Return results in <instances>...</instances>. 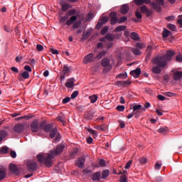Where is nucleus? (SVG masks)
I'll list each match as a JSON object with an SVG mask.
<instances>
[{"label": "nucleus", "mask_w": 182, "mask_h": 182, "mask_svg": "<svg viewBox=\"0 0 182 182\" xmlns=\"http://www.w3.org/2000/svg\"><path fill=\"white\" fill-rule=\"evenodd\" d=\"M174 55V51L168 50L164 56L158 55L154 57L151 60L153 65H154L151 68L152 73H155V75H160L161 69H164L167 66V62H170Z\"/></svg>", "instance_id": "f257e3e1"}, {"label": "nucleus", "mask_w": 182, "mask_h": 182, "mask_svg": "<svg viewBox=\"0 0 182 182\" xmlns=\"http://www.w3.org/2000/svg\"><path fill=\"white\" fill-rule=\"evenodd\" d=\"M65 149V144H60L53 150L50 151L47 154H38L37 160L39 163H42L46 167H52V159H55L56 156L61 154Z\"/></svg>", "instance_id": "f03ea898"}, {"label": "nucleus", "mask_w": 182, "mask_h": 182, "mask_svg": "<svg viewBox=\"0 0 182 182\" xmlns=\"http://www.w3.org/2000/svg\"><path fill=\"white\" fill-rule=\"evenodd\" d=\"M135 5H143L144 4H151V6L157 12H161V6L164 5V0H155L152 1L151 0H134Z\"/></svg>", "instance_id": "7ed1b4c3"}, {"label": "nucleus", "mask_w": 182, "mask_h": 182, "mask_svg": "<svg viewBox=\"0 0 182 182\" xmlns=\"http://www.w3.org/2000/svg\"><path fill=\"white\" fill-rule=\"evenodd\" d=\"M101 66L104 68L103 73H109L112 70V65L110 64V60L107 58H103L101 60Z\"/></svg>", "instance_id": "20e7f679"}, {"label": "nucleus", "mask_w": 182, "mask_h": 182, "mask_svg": "<svg viewBox=\"0 0 182 182\" xmlns=\"http://www.w3.org/2000/svg\"><path fill=\"white\" fill-rule=\"evenodd\" d=\"M134 116H135L136 119H139L140 114H141V112H146V108L143 107L140 105H136L132 107Z\"/></svg>", "instance_id": "39448f33"}, {"label": "nucleus", "mask_w": 182, "mask_h": 182, "mask_svg": "<svg viewBox=\"0 0 182 182\" xmlns=\"http://www.w3.org/2000/svg\"><path fill=\"white\" fill-rule=\"evenodd\" d=\"M31 130L33 133H37V132L40 131L42 129L41 127V123H39V120L35 119L33 120L30 125Z\"/></svg>", "instance_id": "423d86ee"}, {"label": "nucleus", "mask_w": 182, "mask_h": 182, "mask_svg": "<svg viewBox=\"0 0 182 182\" xmlns=\"http://www.w3.org/2000/svg\"><path fill=\"white\" fill-rule=\"evenodd\" d=\"M50 134V139H54L55 141L58 142L60 141V134L58 132V129L53 128L48 132Z\"/></svg>", "instance_id": "0eeeda50"}, {"label": "nucleus", "mask_w": 182, "mask_h": 182, "mask_svg": "<svg viewBox=\"0 0 182 182\" xmlns=\"http://www.w3.org/2000/svg\"><path fill=\"white\" fill-rule=\"evenodd\" d=\"M26 166L29 173H33V171H36V169L38 168V163L35 161H28Z\"/></svg>", "instance_id": "6e6552de"}, {"label": "nucleus", "mask_w": 182, "mask_h": 182, "mask_svg": "<svg viewBox=\"0 0 182 182\" xmlns=\"http://www.w3.org/2000/svg\"><path fill=\"white\" fill-rule=\"evenodd\" d=\"M87 155H84L83 156H80L75 161V166L78 167V168H84L85 163L86 162V156Z\"/></svg>", "instance_id": "1a4fd4ad"}, {"label": "nucleus", "mask_w": 182, "mask_h": 182, "mask_svg": "<svg viewBox=\"0 0 182 182\" xmlns=\"http://www.w3.org/2000/svg\"><path fill=\"white\" fill-rule=\"evenodd\" d=\"M41 130H44L46 133H49L53 128V124H46L45 122L41 123Z\"/></svg>", "instance_id": "9d476101"}, {"label": "nucleus", "mask_w": 182, "mask_h": 182, "mask_svg": "<svg viewBox=\"0 0 182 182\" xmlns=\"http://www.w3.org/2000/svg\"><path fill=\"white\" fill-rule=\"evenodd\" d=\"M110 23L111 25H116V23L119 22V18H117V14L116 12H112L109 14Z\"/></svg>", "instance_id": "9b49d317"}, {"label": "nucleus", "mask_w": 182, "mask_h": 182, "mask_svg": "<svg viewBox=\"0 0 182 182\" xmlns=\"http://www.w3.org/2000/svg\"><path fill=\"white\" fill-rule=\"evenodd\" d=\"M140 11L141 14H146V16H151L153 15V11L149 9L146 6H141Z\"/></svg>", "instance_id": "f8f14e48"}, {"label": "nucleus", "mask_w": 182, "mask_h": 182, "mask_svg": "<svg viewBox=\"0 0 182 182\" xmlns=\"http://www.w3.org/2000/svg\"><path fill=\"white\" fill-rule=\"evenodd\" d=\"M95 59H96V57L95 58V54L90 53L85 57L84 63H90L91 62H95Z\"/></svg>", "instance_id": "ddd939ff"}, {"label": "nucleus", "mask_w": 182, "mask_h": 182, "mask_svg": "<svg viewBox=\"0 0 182 182\" xmlns=\"http://www.w3.org/2000/svg\"><path fill=\"white\" fill-rule=\"evenodd\" d=\"M107 22H109V17L107 16L102 17L100 19V21H98L97 24V28H98V29H100L101 28L103 27V25H105V23H107Z\"/></svg>", "instance_id": "4468645a"}, {"label": "nucleus", "mask_w": 182, "mask_h": 182, "mask_svg": "<svg viewBox=\"0 0 182 182\" xmlns=\"http://www.w3.org/2000/svg\"><path fill=\"white\" fill-rule=\"evenodd\" d=\"M106 39L107 41H114V39H116V36H113V34L107 33L105 38H100V42H106Z\"/></svg>", "instance_id": "2eb2a0df"}, {"label": "nucleus", "mask_w": 182, "mask_h": 182, "mask_svg": "<svg viewBox=\"0 0 182 182\" xmlns=\"http://www.w3.org/2000/svg\"><path fill=\"white\" fill-rule=\"evenodd\" d=\"M9 170H11L13 174H16V176H18L19 168H18V166H16V165L11 164L9 165Z\"/></svg>", "instance_id": "dca6fc26"}, {"label": "nucleus", "mask_w": 182, "mask_h": 182, "mask_svg": "<svg viewBox=\"0 0 182 182\" xmlns=\"http://www.w3.org/2000/svg\"><path fill=\"white\" fill-rule=\"evenodd\" d=\"M25 130V127L22 124H17L14 127V132L16 133H22Z\"/></svg>", "instance_id": "f3484780"}, {"label": "nucleus", "mask_w": 182, "mask_h": 182, "mask_svg": "<svg viewBox=\"0 0 182 182\" xmlns=\"http://www.w3.org/2000/svg\"><path fill=\"white\" fill-rule=\"evenodd\" d=\"M65 86L68 89H73V87H75V79L74 78L68 79L65 82Z\"/></svg>", "instance_id": "a211bd4d"}, {"label": "nucleus", "mask_w": 182, "mask_h": 182, "mask_svg": "<svg viewBox=\"0 0 182 182\" xmlns=\"http://www.w3.org/2000/svg\"><path fill=\"white\" fill-rule=\"evenodd\" d=\"M130 75L134 77H139L141 75V70L140 68H136L130 72Z\"/></svg>", "instance_id": "6ab92c4d"}, {"label": "nucleus", "mask_w": 182, "mask_h": 182, "mask_svg": "<svg viewBox=\"0 0 182 182\" xmlns=\"http://www.w3.org/2000/svg\"><path fill=\"white\" fill-rule=\"evenodd\" d=\"M77 19V16H72L69 20H68L65 23L67 26H70V25H73V23H75L76 22V20Z\"/></svg>", "instance_id": "aec40b11"}, {"label": "nucleus", "mask_w": 182, "mask_h": 182, "mask_svg": "<svg viewBox=\"0 0 182 182\" xmlns=\"http://www.w3.org/2000/svg\"><path fill=\"white\" fill-rule=\"evenodd\" d=\"M102 174L100 173V172L97 171V172H95L94 173H92V180L93 181H99V180H100V177H101Z\"/></svg>", "instance_id": "412c9836"}, {"label": "nucleus", "mask_w": 182, "mask_h": 182, "mask_svg": "<svg viewBox=\"0 0 182 182\" xmlns=\"http://www.w3.org/2000/svg\"><path fill=\"white\" fill-rule=\"evenodd\" d=\"M79 153V149L77 148H75L70 152V159H75L76 156Z\"/></svg>", "instance_id": "4be33fe9"}, {"label": "nucleus", "mask_w": 182, "mask_h": 182, "mask_svg": "<svg viewBox=\"0 0 182 182\" xmlns=\"http://www.w3.org/2000/svg\"><path fill=\"white\" fill-rule=\"evenodd\" d=\"M182 77V72L176 71L173 73V80H180Z\"/></svg>", "instance_id": "5701e85b"}, {"label": "nucleus", "mask_w": 182, "mask_h": 182, "mask_svg": "<svg viewBox=\"0 0 182 182\" xmlns=\"http://www.w3.org/2000/svg\"><path fill=\"white\" fill-rule=\"evenodd\" d=\"M127 12H129V5L127 4H124L122 7H121V14L122 15H126V14H127Z\"/></svg>", "instance_id": "b1692460"}, {"label": "nucleus", "mask_w": 182, "mask_h": 182, "mask_svg": "<svg viewBox=\"0 0 182 182\" xmlns=\"http://www.w3.org/2000/svg\"><path fill=\"white\" fill-rule=\"evenodd\" d=\"M109 174H110V171L107 169H105V170L102 171V172L101 178L102 180H105V179L107 178V177H109Z\"/></svg>", "instance_id": "393cba45"}, {"label": "nucleus", "mask_w": 182, "mask_h": 182, "mask_svg": "<svg viewBox=\"0 0 182 182\" xmlns=\"http://www.w3.org/2000/svg\"><path fill=\"white\" fill-rule=\"evenodd\" d=\"M8 136V132L6 130H1L0 131V142L4 140L6 137Z\"/></svg>", "instance_id": "a878e982"}, {"label": "nucleus", "mask_w": 182, "mask_h": 182, "mask_svg": "<svg viewBox=\"0 0 182 182\" xmlns=\"http://www.w3.org/2000/svg\"><path fill=\"white\" fill-rule=\"evenodd\" d=\"M95 129H97V130H99L100 132H106L107 126L106 124L97 125L95 127Z\"/></svg>", "instance_id": "bb28decb"}, {"label": "nucleus", "mask_w": 182, "mask_h": 182, "mask_svg": "<svg viewBox=\"0 0 182 182\" xmlns=\"http://www.w3.org/2000/svg\"><path fill=\"white\" fill-rule=\"evenodd\" d=\"M158 132L161 134H167V133H168V128L166 127H161L160 129H158Z\"/></svg>", "instance_id": "cd10ccee"}, {"label": "nucleus", "mask_w": 182, "mask_h": 182, "mask_svg": "<svg viewBox=\"0 0 182 182\" xmlns=\"http://www.w3.org/2000/svg\"><path fill=\"white\" fill-rule=\"evenodd\" d=\"M90 35H92V33L89 30H87L86 32H84L82 33V41H86V39H87Z\"/></svg>", "instance_id": "c85d7f7f"}, {"label": "nucleus", "mask_w": 182, "mask_h": 182, "mask_svg": "<svg viewBox=\"0 0 182 182\" xmlns=\"http://www.w3.org/2000/svg\"><path fill=\"white\" fill-rule=\"evenodd\" d=\"M107 52L106 50L101 51L97 55L95 56V59H102L103 56H105Z\"/></svg>", "instance_id": "c756f323"}, {"label": "nucleus", "mask_w": 182, "mask_h": 182, "mask_svg": "<svg viewBox=\"0 0 182 182\" xmlns=\"http://www.w3.org/2000/svg\"><path fill=\"white\" fill-rule=\"evenodd\" d=\"M62 11L63 12H66V11H68V9H69V8H70V4H68V3H65V4H62Z\"/></svg>", "instance_id": "7c9ffc66"}, {"label": "nucleus", "mask_w": 182, "mask_h": 182, "mask_svg": "<svg viewBox=\"0 0 182 182\" xmlns=\"http://www.w3.org/2000/svg\"><path fill=\"white\" fill-rule=\"evenodd\" d=\"M89 99L92 103H96L97 101V99H99V97L96 95H93L89 97Z\"/></svg>", "instance_id": "2f4dec72"}, {"label": "nucleus", "mask_w": 182, "mask_h": 182, "mask_svg": "<svg viewBox=\"0 0 182 182\" xmlns=\"http://www.w3.org/2000/svg\"><path fill=\"white\" fill-rule=\"evenodd\" d=\"M0 153H1V154H8V153H9V148L7 146H3L0 149Z\"/></svg>", "instance_id": "473e14b6"}, {"label": "nucleus", "mask_w": 182, "mask_h": 182, "mask_svg": "<svg viewBox=\"0 0 182 182\" xmlns=\"http://www.w3.org/2000/svg\"><path fill=\"white\" fill-rule=\"evenodd\" d=\"M131 39H133V41H139V34H137L135 32H132L130 34Z\"/></svg>", "instance_id": "72a5a7b5"}, {"label": "nucleus", "mask_w": 182, "mask_h": 182, "mask_svg": "<svg viewBox=\"0 0 182 182\" xmlns=\"http://www.w3.org/2000/svg\"><path fill=\"white\" fill-rule=\"evenodd\" d=\"M132 52L134 53V55H136V56H139V55H141V50L139 48H132Z\"/></svg>", "instance_id": "f704fd0d"}, {"label": "nucleus", "mask_w": 182, "mask_h": 182, "mask_svg": "<svg viewBox=\"0 0 182 182\" xmlns=\"http://www.w3.org/2000/svg\"><path fill=\"white\" fill-rule=\"evenodd\" d=\"M6 176V171L4 169H0V180L2 181Z\"/></svg>", "instance_id": "c9c22d12"}, {"label": "nucleus", "mask_w": 182, "mask_h": 182, "mask_svg": "<svg viewBox=\"0 0 182 182\" xmlns=\"http://www.w3.org/2000/svg\"><path fill=\"white\" fill-rule=\"evenodd\" d=\"M126 26H119L114 29V31L115 32H122V31H126Z\"/></svg>", "instance_id": "e433bc0d"}, {"label": "nucleus", "mask_w": 182, "mask_h": 182, "mask_svg": "<svg viewBox=\"0 0 182 182\" xmlns=\"http://www.w3.org/2000/svg\"><path fill=\"white\" fill-rule=\"evenodd\" d=\"M86 117H87V120H92V119H93V117H95V112H89L87 114Z\"/></svg>", "instance_id": "4c0bfd02"}, {"label": "nucleus", "mask_w": 182, "mask_h": 182, "mask_svg": "<svg viewBox=\"0 0 182 182\" xmlns=\"http://www.w3.org/2000/svg\"><path fill=\"white\" fill-rule=\"evenodd\" d=\"M167 28H168V29H170L171 31H173V32H176V31L177 30V28L176 27V26L171 23L168 24Z\"/></svg>", "instance_id": "58836bf2"}, {"label": "nucleus", "mask_w": 182, "mask_h": 182, "mask_svg": "<svg viewBox=\"0 0 182 182\" xmlns=\"http://www.w3.org/2000/svg\"><path fill=\"white\" fill-rule=\"evenodd\" d=\"M66 15L67 16H72L73 15H76V10L71 9L66 13Z\"/></svg>", "instance_id": "ea45409f"}, {"label": "nucleus", "mask_w": 182, "mask_h": 182, "mask_svg": "<svg viewBox=\"0 0 182 182\" xmlns=\"http://www.w3.org/2000/svg\"><path fill=\"white\" fill-rule=\"evenodd\" d=\"M127 21V16H122L118 18V23H124Z\"/></svg>", "instance_id": "a19ab883"}, {"label": "nucleus", "mask_w": 182, "mask_h": 182, "mask_svg": "<svg viewBox=\"0 0 182 182\" xmlns=\"http://www.w3.org/2000/svg\"><path fill=\"white\" fill-rule=\"evenodd\" d=\"M117 77H119V79H126V77H127V73H120L117 75Z\"/></svg>", "instance_id": "79ce46f5"}, {"label": "nucleus", "mask_w": 182, "mask_h": 182, "mask_svg": "<svg viewBox=\"0 0 182 182\" xmlns=\"http://www.w3.org/2000/svg\"><path fill=\"white\" fill-rule=\"evenodd\" d=\"M136 48L138 49H143V48H146V44L142 43H136Z\"/></svg>", "instance_id": "37998d69"}, {"label": "nucleus", "mask_w": 182, "mask_h": 182, "mask_svg": "<svg viewBox=\"0 0 182 182\" xmlns=\"http://www.w3.org/2000/svg\"><path fill=\"white\" fill-rule=\"evenodd\" d=\"M109 31V27L105 26L101 30V35H106V33Z\"/></svg>", "instance_id": "c03bdc74"}, {"label": "nucleus", "mask_w": 182, "mask_h": 182, "mask_svg": "<svg viewBox=\"0 0 182 182\" xmlns=\"http://www.w3.org/2000/svg\"><path fill=\"white\" fill-rule=\"evenodd\" d=\"M80 25H82V21H77L73 23V29H77V28H79V26H80Z\"/></svg>", "instance_id": "a18cd8bd"}, {"label": "nucleus", "mask_w": 182, "mask_h": 182, "mask_svg": "<svg viewBox=\"0 0 182 182\" xmlns=\"http://www.w3.org/2000/svg\"><path fill=\"white\" fill-rule=\"evenodd\" d=\"M70 69L69 68V67H68V65H64L63 68V72L64 75H66L67 73H69Z\"/></svg>", "instance_id": "49530a36"}, {"label": "nucleus", "mask_w": 182, "mask_h": 182, "mask_svg": "<svg viewBox=\"0 0 182 182\" xmlns=\"http://www.w3.org/2000/svg\"><path fill=\"white\" fill-rule=\"evenodd\" d=\"M170 33H171V32H170V31H168L167 29H164L163 31L164 38H168V35H170Z\"/></svg>", "instance_id": "de8ad7c7"}, {"label": "nucleus", "mask_w": 182, "mask_h": 182, "mask_svg": "<svg viewBox=\"0 0 182 182\" xmlns=\"http://www.w3.org/2000/svg\"><path fill=\"white\" fill-rule=\"evenodd\" d=\"M21 76L23 79H29V73L27 71H24L22 74Z\"/></svg>", "instance_id": "09e8293b"}, {"label": "nucleus", "mask_w": 182, "mask_h": 182, "mask_svg": "<svg viewBox=\"0 0 182 182\" xmlns=\"http://www.w3.org/2000/svg\"><path fill=\"white\" fill-rule=\"evenodd\" d=\"M135 15L138 19H141V18H143V16L141 15V13L139 11V9H136L135 11Z\"/></svg>", "instance_id": "8fccbe9b"}, {"label": "nucleus", "mask_w": 182, "mask_h": 182, "mask_svg": "<svg viewBox=\"0 0 182 182\" xmlns=\"http://www.w3.org/2000/svg\"><path fill=\"white\" fill-rule=\"evenodd\" d=\"M164 96H167L168 97H173L174 96H176V94H174L173 92H166L164 93Z\"/></svg>", "instance_id": "3c124183"}, {"label": "nucleus", "mask_w": 182, "mask_h": 182, "mask_svg": "<svg viewBox=\"0 0 182 182\" xmlns=\"http://www.w3.org/2000/svg\"><path fill=\"white\" fill-rule=\"evenodd\" d=\"M99 164L101 167H105L106 161H105V159H101L99 160Z\"/></svg>", "instance_id": "603ef678"}, {"label": "nucleus", "mask_w": 182, "mask_h": 182, "mask_svg": "<svg viewBox=\"0 0 182 182\" xmlns=\"http://www.w3.org/2000/svg\"><path fill=\"white\" fill-rule=\"evenodd\" d=\"M79 95V91H74L71 95V99H76Z\"/></svg>", "instance_id": "864d4df0"}, {"label": "nucleus", "mask_w": 182, "mask_h": 182, "mask_svg": "<svg viewBox=\"0 0 182 182\" xmlns=\"http://www.w3.org/2000/svg\"><path fill=\"white\" fill-rule=\"evenodd\" d=\"M68 16L66 15V16H62L60 18V22L61 23H65V22H66V21H68Z\"/></svg>", "instance_id": "5fc2aeb1"}, {"label": "nucleus", "mask_w": 182, "mask_h": 182, "mask_svg": "<svg viewBox=\"0 0 182 182\" xmlns=\"http://www.w3.org/2000/svg\"><path fill=\"white\" fill-rule=\"evenodd\" d=\"M117 110H118V112H123L124 110V105H118Z\"/></svg>", "instance_id": "6e6d98bb"}, {"label": "nucleus", "mask_w": 182, "mask_h": 182, "mask_svg": "<svg viewBox=\"0 0 182 182\" xmlns=\"http://www.w3.org/2000/svg\"><path fill=\"white\" fill-rule=\"evenodd\" d=\"M36 49H37V50H38V52H42V50H43V46H42L41 44H38L36 46Z\"/></svg>", "instance_id": "4d7b16f0"}, {"label": "nucleus", "mask_w": 182, "mask_h": 182, "mask_svg": "<svg viewBox=\"0 0 182 182\" xmlns=\"http://www.w3.org/2000/svg\"><path fill=\"white\" fill-rule=\"evenodd\" d=\"M69 102H70V97H66L65 98H64L63 100V103L64 105H66V103H69Z\"/></svg>", "instance_id": "13d9d810"}, {"label": "nucleus", "mask_w": 182, "mask_h": 182, "mask_svg": "<svg viewBox=\"0 0 182 182\" xmlns=\"http://www.w3.org/2000/svg\"><path fill=\"white\" fill-rule=\"evenodd\" d=\"M150 58H151V53H146L145 61L149 62V60H150Z\"/></svg>", "instance_id": "bf43d9fd"}, {"label": "nucleus", "mask_w": 182, "mask_h": 182, "mask_svg": "<svg viewBox=\"0 0 182 182\" xmlns=\"http://www.w3.org/2000/svg\"><path fill=\"white\" fill-rule=\"evenodd\" d=\"M176 62H179V63L182 62V55H181V54H180V55H178L176 57Z\"/></svg>", "instance_id": "052dcab7"}, {"label": "nucleus", "mask_w": 182, "mask_h": 182, "mask_svg": "<svg viewBox=\"0 0 182 182\" xmlns=\"http://www.w3.org/2000/svg\"><path fill=\"white\" fill-rule=\"evenodd\" d=\"M139 162L141 164H146V163H147V159L146 158H141L139 159Z\"/></svg>", "instance_id": "680f3d73"}, {"label": "nucleus", "mask_w": 182, "mask_h": 182, "mask_svg": "<svg viewBox=\"0 0 182 182\" xmlns=\"http://www.w3.org/2000/svg\"><path fill=\"white\" fill-rule=\"evenodd\" d=\"M120 181L121 182H127V178H126V175L121 176Z\"/></svg>", "instance_id": "e2e57ef3"}, {"label": "nucleus", "mask_w": 182, "mask_h": 182, "mask_svg": "<svg viewBox=\"0 0 182 182\" xmlns=\"http://www.w3.org/2000/svg\"><path fill=\"white\" fill-rule=\"evenodd\" d=\"M24 70H26V72H32V68H31V66L29 65H26L24 67Z\"/></svg>", "instance_id": "0e129e2a"}, {"label": "nucleus", "mask_w": 182, "mask_h": 182, "mask_svg": "<svg viewBox=\"0 0 182 182\" xmlns=\"http://www.w3.org/2000/svg\"><path fill=\"white\" fill-rule=\"evenodd\" d=\"M132 163H133V161H129L127 163V164H126V166H125V168L126 169H128V168H130V166H132Z\"/></svg>", "instance_id": "69168bd1"}, {"label": "nucleus", "mask_w": 182, "mask_h": 182, "mask_svg": "<svg viewBox=\"0 0 182 182\" xmlns=\"http://www.w3.org/2000/svg\"><path fill=\"white\" fill-rule=\"evenodd\" d=\"M99 68H100V65L99 64H96L95 65H94V67L92 68V70L95 72H97V70H99Z\"/></svg>", "instance_id": "338daca9"}, {"label": "nucleus", "mask_w": 182, "mask_h": 182, "mask_svg": "<svg viewBox=\"0 0 182 182\" xmlns=\"http://www.w3.org/2000/svg\"><path fill=\"white\" fill-rule=\"evenodd\" d=\"M155 180H156V181H158V182L163 181V177H161L160 176H156Z\"/></svg>", "instance_id": "774afa93"}]
</instances>
